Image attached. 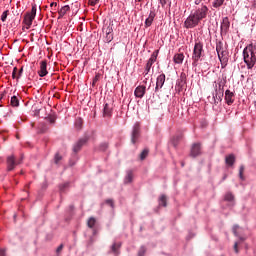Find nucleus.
I'll return each mask as SVG.
<instances>
[{
  "mask_svg": "<svg viewBox=\"0 0 256 256\" xmlns=\"http://www.w3.org/2000/svg\"><path fill=\"white\" fill-rule=\"evenodd\" d=\"M62 159H63V157L61 155L56 154L55 157H54V163L56 165H60Z\"/></svg>",
  "mask_w": 256,
  "mask_h": 256,
  "instance_id": "obj_37",
  "label": "nucleus"
},
{
  "mask_svg": "<svg viewBox=\"0 0 256 256\" xmlns=\"http://www.w3.org/2000/svg\"><path fill=\"white\" fill-rule=\"evenodd\" d=\"M216 51L217 53L225 51V48H223V42L219 41L216 43Z\"/></svg>",
  "mask_w": 256,
  "mask_h": 256,
  "instance_id": "obj_34",
  "label": "nucleus"
},
{
  "mask_svg": "<svg viewBox=\"0 0 256 256\" xmlns=\"http://www.w3.org/2000/svg\"><path fill=\"white\" fill-rule=\"evenodd\" d=\"M203 57H205L203 44L201 42H196L192 53L193 67H197V65H199V61H202Z\"/></svg>",
  "mask_w": 256,
  "mask_h": 256,
  "instance_id": "obj_3",
  "label": "nucleus"
},
{
  "mask_svg": "<svg viewBox=\"0 0 256 256\" xmlns=\"http://www.w3.org/2000/svg\"><path fill=\"white\" fill-rule=\"evenodd\" d=\"M12 78L17 79V67H14V69H13Z\"/></svg>",
  "mask_w": 256,
  "mask_h": 256,
  "instance_id": "obj_49",
  "label": "nucleus"
},
{
  "mask_svg": "<svg viewBox=\"0 0 256 256\" xmlns=\"http://www.w3.org/2000/svg\"><path fill=\"white\" fill-rule=\"evenodd\" d=\"M235 196L231 192H227L224 196V200L228 201V203H233Z\"/></svg>",
  "mask_w": 256,
  "mask_h": 256,
  "instance_id": "obj_29",
  "label": "nucleus"
},
{
  "mask_svg": "<svg viewBox=\"0 0 256 256\" xmlns=\"http://www.w3.org/2000/svg\"><path fill=\"white\" fill-rule=\"evenodd\" d=\"M243 61L247 69H253L256 65V42L249 44L243 50Z\"/></svg>",
  "mask_w": 256,
  "mask_h": 256,
  "instance_id": "obj_2",
  "label": "nucleus"
},
{
  "mask_svg": "<svg viewBox=\"0 0 256 256\" xmlns=\"http://www.w3.org/2000/svg\"><path fill=\"white\" fill-rule=\"evenodd\" d=\"M201 154V143H194L191 148V157H199Z\"/></svg>",
  "mask_w": 256,
  "mask_h": 256,
  "instance_id": "obj_14",
  "label": "nucleus"
},
{
  "mask_svg": "<svg viewBox=\"0 0 256 256\" xmlns=\"http://www.w3.org/2000/svg\"><path fill=\"white\" fill-rule=\"evenodd\" d=\"M67 189H69V182L60 184V186H59L60 193H65V191H67Z\"/></svg>",
  "mask_w": 256,
  "mask_h": 256,
  "instance_id": "obj_32",
  "label": "nucleus"
},
{
  "mask_svg": "<svg viewBox=\"0 0 256 256\" xmlns=\"http://www.w3.org/2000/svg\"><path fill=\"white\" fill-rule=\"evenodd\" d=\"M56 120H57V117H55V116H50V117L48 118L49 123H51L52 125L55 124V121H56Z\"/></svg>",
  "mask_w": 256,
  "mask_h": 256,
  "instance_id": "obj_45",
  "label": "nucleus"
},
{
  "mask_svg": "<svg viewBox=\"0 0 256 256\" xmlns=\"http://www.w3.org/2000/svg\"><path fill=\"white\" fill-rule=\"evenodd\" d=\"M225 163L227 165V167H233L234 163H235V155L233 154H229L225 157Z\"/></svg>",
  "mask_w": 256,
  "mask_h": 256,
  "instance_id": "obj_20",
  "label": "nucleus"
},
{
  "mask_svg": "<svg viewBox=\"0 0 256 256\" xmlns=\"http://www.w3.org/2000/svg\"><path fill=\"white\" fill-rule=\"evenodd\" d=\"M159 205L161 207H167V196L161 195L159 198Z\"/></svg>",
  "mask_w": 256,
  "mask_h": 256,
  "instance_id": "obj_30",
  "label": "nucleus"
},
{
  "mask_svg": "<svg viewBox=\"0 0 256 256\" xmlns=\"http://www.w3.org/2000/svg\"><path fill=\"white\" fill-rule=\"evenodd\" d=\"M106 205H110V207H115V203L113 202V199H108L105 201Z\"/></svg>",
  "mask_w": 256,
  "mask_h": 256,
  "instance_id": "obj_43",
  "label": "nucleus"
},
{
  "mask_svg": "<svg viewBox=\"0 0 256 256\" xmlns=\"http://www.w3.org/2000/svg\"><path fill=\"white\" fill-rule=\"evenodd\" d=\"M103 31L105 32V35L113 34V24L110 23L109 25H104Z\"/></svg>",
  "mask_w": 256,
  "mask_h": 256,
  "instance_id": "obj_25",
  "label": "nucleus"
},
{
  "mask_svg": "<svg viewBox=\"0 0 256 256\" xmlns=\"http://www.w3.org/2000/svg\"><path fill=\"white\" fill-rule=\"evenodd\" d=\"M254 107H255V109H256V101H254Z\"/></svg>",
  "mask_w": 256,
  "mask_h": 256,
  "instance_id": "obj_57",
  "label": "nucleus"
},
{
  "mask_svg": "<svg viewBox=\"0 0 256 256\" xmlns=\"http://www.w3.org/2000/svg\"><path fill=\"white\" fill-rule=\"evenodd\" d=\"M10 105H12V107H19V98H17V96H12Z\"/></svg>",
  "mask_w": 256,
  "mask_h": 256,
  "instance_id": "obj_31",
  "label": "nucleus"
},
{
  "mask_svg": "<svg viewBox=\"0 0 256 256\" xmlns=\"http://www.w3.org/2000/svg\"><path fill=\"white\" fill-rule=\"evenodd\" d=\"M139 3H141V1H143V0H137Z\"/></svg>",
  "mask_w": 256,
  "mask_h": 256,
  "instance_id": "obj_58",
  "label": "nucleus"
},
{
  "mask_svg": "<svg viewBox=\"0 0 256 256\" xmlns=\"http://www.w3.org/2000/svg\"><path fill=\"white\" fill-rule=\"evenodd\" d=\"M185 60V55L183 53L175 54L173 57V61L176 65H182Z\"/></svg>",
  "mask_w": 256,
  "mask_h": 256,
  "instance_id": "obj_19",
  "label": "nucleus"
},
{
  "mask_svg": "<svg viewBox=\"0 0 256 256\" xmlns=\"http://www.w3.org/2000/svg\"><path fill=\"white\" fill-rule=\"evenodd\" d=\"M179 141V136H176L172 139V145L173 147H177V142Z\"/></svg>",
  "mask_w": 256,
  "mask_h": 256,
  "instance_id": "obj_44",
  "label": "nucleus"
},
{
  "mask_svg": "<svg viewBox=\"0 0 256 256\" xmlns=\"http://www.w3.org/2000/svg\"><path fill=\"white\" fill-rule=\"evenodd\" d=\"M223 3H225V0H214L212 3V7H214V9H220L221 7H223Z\"/></svg>",
  "mask_w": 256,
  "mask_h": 256,
  "instance_id": "obj_26",
  "label": "nucleus"
},
{
  "mask_svg": "<svg viewBox=\"0 0 256 256\" xmlns=\"http://www.w3.org/2000/svg\"><path fill=\"white\" fill-rule=\"evenodd\" d=\"M23 75V67L20 68L18 71L17 79H21V76Z\"/></svg>",
  "mask_w": 256,
  "mask_h": 256,
  "instance_id": "obj_50",
  "label": "nucleus"
},
{
  "mask_svg": "<svg viewBox=\"0 0 256 256\" xmlns=\"http://www.w3.org/2000/svg\"><path fill=\"white\" fill-rule=\"evenodd\" d=\"M207 15H209V7L207 5L194 6L190 15L184 21L185 29H195L201 21L207 19Z\"/></svg>",
  "mask_w": 256,
  "mask_h": 256,
  "instance_id": "obj_1",
  "label": "nucleus"
},
{
  "mask_svg": "<svg viewBox=\"0 0 256 256\" xmlns=\"http://www.w3.org/2000/svg\"><path fill=\"white\" fill-rule=\"evenodd\" d=\"M99 81V76L96 75L95 78L93 79V85H95Z\"/></svg>",
  "mask_w": 256,
  "mask_h": 256,
  "instance_id": "obj_52",
  "label": "nucleus"
},
{
  "mask_svg": "<svg viewBox=\"0 0 256 256\" xmlns=\"http://www.w3.org/2000/svg\"><path fill=\"white\" fill-rule=\"evenodd\" d=\"M155 61H157V56L153 54L146 63L145 70H144V77H147L149 75V73L151 72V67H153V63H155Z\"/></svg>",
  "mask_w": 256,
  "mask_h": 256,
  "instance_id": "obj_8",
  "label": "nucleus"
},
{
  "mask_svg": "<svg viewBox=\"0 0 256 256\" xmlns=\"http://www.w3.org/2000/svg\"><path fill=\"white\" fill-rule=\"evenodd\" d=\"M184 165H185V164H184V163H182V167H184Z\"/></svg>",
  "mask_w": 256,
  "mask_h": 256,
  "instance_id": "obj_60",
  "label": "nucleus"
},
{
  "mask_svg": "<svg viewBox=\"0 0 256 256\" xmlns=\"http://www.w3.org/2000/svg\"><path fill=\"white\" fill-rule=\"evenodd\" d=\"M162 7H165L168 3V7H171V0H159Z\"/></svg>",
  "mask_w": 256,
  "mask_h": 256,
  "instance_id": "obj_41",
  "label": "nucleus"
},
{
  "mask_svg": "<svg viewBox=\"0 0 256 256\" xmlns=\"http://www.w3.org/2000/svg\"><path fill=\"white\" fill-rule=\"evenodd\" d=\"M165 79L166 76L163 73L156 78L155 93H159V90L163 89V85H165Z\"/></svg>",
  "mask_w": 256,
  "mask_h": 256,
  "instance_id": "obj_10",
  "label": "nucleus"
},
{
  "mask_svg": "<svg viewBox=\"0 0 256 256\" xmlns=\"http://www.w3.org/2000/svg\"><path fill=\"white\" fill-rule=\"evenodd\" d=\"M244 171H245V166H240L239 177H240L241 181H245V176H243Z\"/></svg>",
  "mask_w": 256,
  "mask_h": 256,
  "instance_id": "obj_36",
  "label": "nucleus"
},
{
  "mask_svg": "<svg viewBox=\"0 0 256 256\" xmlns=\"http://www.w3.org/2000/svg\"><path fill=\"white\" fill-rule=\"evenodd\" d=\"M194 5H196V7H201V5H203V0H194Z\"/></svg>",
  "mask_w": 256,
  "mask_h": 256,
  "instance_id": "obj_46",
  "label": "nucleus"
},
{
  "mask_svg": "<svg viewBox=\"0 0 256 256\" xmlns=\"http://www.w3.org/2000/svg\"><path fill=\"white\" fill-rule=\"evenodd\" d=\"M146 252H147V248H145V246H141L138 251V256H145Z\"/></svg>",
  "mask_w": 256,
  "mask_h": 256,
  "instance_id": "obj_38",
  "label": "nucleus"
},
{
  "mask_svg": "<svg viewBox=\"0 0 256 256\" xmlns=\"http://www.w3.org/2000/svg\"><path fill=\"white\" fill-rule=\"evenodd\" d=\"M76 127L81 128V120L76 122Z\"/></svg>",
  "mask_w": 256,
  "mask_h": 256,
  "instance_id": "obj_54",
  "label": "nucleus"
},
{
  "mask_svg": "<svg viewBox=\"0 0 256 256\" xmlns=\"http://www.w3.org/2000/svg\"><path fill=\"white\" fill-rule=\"evenodd\" d=\"M49 72L47 71V61L40 62V70L38 71L39 77H46Z\"/></svg>",
  "mask_w": 256,
  "mask_h": 256,
  "instance_id": "obj_17",
  "label": "nucleus"
},
{
  "mask_svg": "<svg viewBox=\"0 0 256 256\" xmlns=\"http://www.w3.org/2000/svg\"><path fill=\"white\" fill-rule=\"evenodd\" d=\"M147 155H149V149H144L140 154L141 161H144V159H147Z\"/></svg>",
  "mask_w": 256,
  "mask_h": 256,
  "instance_id": "obj_35",
  "label": "nucleus"
},
{
  "mask_svg": "<svg viewBox=\"0 0 256 256\" xmlns=\"http://www.w3.org/2000/svg\"><path fill=\"white\" fill-rule=\"evenodd\" d=\"M217 55L222 67L227 66V61H229V59L227 58V51L222 50V52L217 53Z\"/></svg>",
  "mask_w": 256,
  "mask_h": 256,
  "instance_id": "obj_16",
  "label": "nucleus"
},
{
  "mask_svg": "<svg viewBox=\"0 0 256 256\" xmlns=\"http://www.w3.org/2000/svg\"><path fill=\"white\" fill-rule=\"evenodd\" d=\"M37 17V4H32V9L30 12H27L24 16V23L27 26V29L33 25V21Z\"/></svg>",
  "mask_w": 256,
  "mask_h": 256,
  "instance_id": "obj_4",
  "label": "nucleus"
},
{
  "mask_svg": "<svg viewBox=\"0 0 256 256\" xmlns=\"http://www.w3.org/2000/svg\"><path fill=\"white\" fill-rule=\"evenodd\" d=\"M103 115L104 117H111V115H113V108L107 103L104 105Z\"/></svg>",
  "mask_w": 256,
  "mask_h": 256,
  "instance_id": "obj_22",
  "label": "nucleus"
},
{
  "mask_svg": "<svg viewBox=\"0 0 256 256\" xmlns=\"http://www.w3.org/2000/svg\"><path fill=\"white\" fill-rule=\"evenodd\" d=\"M224 99L228 105H233L235 103V92H232L231 90H226Z\"/></svg>",
  "mask_w": 256,
  "mask_h": 256,
  "instance_id": "obj_12",
  "label": "nucleus"
},
{
  "mask_svg": "<svg viewBox=\"0 0 256 256\" xmlns=\"http://www.w3.org/2000/svg\"><path fill=\"white\" fill-rule=\"evenodd\" d=\"M108 147H109V144H107L106 142H103V143L100 144L99 149L101 151H107Z\"/></svg>",
  "mask_w": 256,
  "mask_h": 256,
  "instance_id": "obj_40",
  "label": "nucleus"
},
{
  "mask_svg": "<svg viewBox=\"0 0 256 256\" xmlns=\"http://www.w3.org/2000/svg\"><path fill=\"white\" fill-rule=\"evenodd\" d=\"M50 13H59V8L57 7V2H52L50 4Z\"/></svg>",
  "mask_w": 256,
  "mask_h": 256,
  "instance_id": "obj_28",
  "label": "nucleus"
},
{
  "mask_svg": "<svg viewBox=\"0 0 256 256\" xmlns=\"http://www.w3.org/2000/svg\"><path fill=\"white\" fill-rule=\"evenodd\" d=\"M105 41L106 43H111L113 41V34H106Z\"/></svg>",
  "mask_w": 256,
  "mask_h": 256,
  "instance_id": "obj_42",
  "label": "nucleus"
},
{
  "mask_svg": "<svg viewBox=\"0 0 256 256\" xmlns=\"http://www.w3.org/2000/svg\"><path fill=\"white\" fill-rule=\"evenodd\" d=\"M148 77L145 78V80H143V83L147 84V81H148Z\"/></svg>",
  "mask_w": 256,
  "mask_h": 256,
  "instance_id": "obj_55",
  "label": "nucleus"
},
{
  "mask_svg": "<svg viewBox=\"0 0 256 256\" xmlns=\"http://www.w3.org/2000/svg\"><path fill=\"white\" fill-rule=\"evenodd\" d=\"M156 16H157V14L155 13V11L151 10L148 18H146L145 23H144L146 28L151 27V25H153V21H155Z\"/></svg>",
  "mask_w": 256,
  "mask_h": 256,
  "instance_id": "obj_15",
  "label": "nucleus"
},
{
  "mask_svg": "<svg viewBox=\"0 0 256 256\" xmlns=\"http://www.w3.org/2000/svg\"><path fill=\"white\" fill-rule=\"evenodd\" d=\"M6 254H5V249H3V248H1L0 249V256H5Z\"/></svg>",
  "mask_w": 256,
  "mask_h": 256,
  "instance_id": "obj_53",
  "label": "nucleus"
},
{
  "mask_svg": "<svg viewBox=\"0 0 256 256\" xmlns=\"http://www.w3.org/2000/svg\"><path fill=\"white\" fill-rule=\"evenodd\" d=\"M141 135V126L139 125V122H136L132 129V135H131V142L133 145L137 143L139 137Z\"/></svg>",
  "mask_w": 256,
  "mask_h": 256,
  "instance_id": "obj_5",
  "label": "nucleus"
},
{
  "mask_svg": "<svg viewBox=\"0 0 256 256\" xmlns=\"http://www.w3.org/2000/svg\"><path fill=\"white\" fill-rule=\"evenodd\" d=\"M8 13H9V10H6V11H4V12L2 13V15H1V21H2L3 23H5V22L7 21V15H8Z\"/></svg>",
  "mask_w": 256,
  "mask_h": 256,
  "instance_id": "obj_39",
  "label": "nucleus"
},
{
  "mask_svg": "<svg viewBox=\"0 0 256 256\" xmlns=\"http://www.w3.org/2000/svg\"><path fill=\"white\" fill-rule=\"evenodd\" d=\"M93 233H94V235H95L96 231H95V230H93Z\"/></svg>",
  "mask_w": 256,
  "mask_h": 256,
  "instance_id": "obj_59",
  "label": "nucleus"
},
{
  "mask_svg": "<svg viewBox=\"0 0 256 256\" xmlns=\"http://www.w3.org/2000/svg\"><path fill=\"white\" fill-rule=\"evenodd\" d=\"M230 27H231V22L229 21V17H224L222 19V23H221V27H220L222 33L227 34Z\"/></svg>",
  "mask_w": 256,
  "mask_h": 256,
  "instance_id": "obj_13",
  "label": "nucleus"
},
{
  "mask_svg": "<svg viewBox=\"0 0 256 256\" xmlns=\"http://www.w3.org/2000/svg\"><path fill=\"white\" fill-rule=\"evenodd\" d=\"M215 105H218L223 101V92L217 91L215 95H213Z\"/></svg>",
  "mask_w": 256,
  "mask_h": 256,
  "instance_id": "obj_23",
  "label": "nucleus"
},
{
  "mask_svg": "<svg viewBox=\"0 0 256 256\" xmlns=\"http://www.w3.org/2000/svg\"><path fill=\"white\" fill-rule=\"evenodd\" d=\"M239 243H241V241H239V242H235L234 243V251H235V253H239Z\"/></svg>",
  "mask_w": 256,
  "mask_h": 256,
  "instance_id": "obj_47",
  "label": "nucleus"
},
{
  "mask_svg": "<svg viewBox=\"0 0 256 256\" xmlns=\"http://www.w3.org/2000/svg\"><path fill=\"white\" fill-rule=\"evenodd\" d=\"M226 84H227V79H225V78L224 79L219 78L217 81H215L213 83L215 93H217V91L223 92Z\"/></svg>",
  "mask_w": 256,
  "mask_h": 256,
  "instance_id": "obj_7",
  "label": "nucleus"
},
{
  "mask_svg": "<svg viewBox=\"0 0 256 256\" xmlns=\"http://www.w3.org/2000/svg\"><path fill=\"white\" fill-rule=\"evenodd\" d=\"M119 249H121V242L114 243L111 247L112 253H114L116 256L119 255Z\"/></svg>",
  "mask_w": 256,
  "mask_h": 256,
  "instance_id": "obj_24",
  "label": "nucleus"
},
{
  "mask_svg": "<svg viewBox=\"0 0 256 256\" xmlns=\"http://www.w3.org/2000/svg\"><path fill=\"white\" fill-rule=\"evenodd\" d=\"M69 11H71V7H69V5L62 6L60 9H58V19L65 17Z\"/></svg>",
  "mask_w": 256,
  "mask_h": 256,
  "instance_id": "obj_18",
  "label": "nucleus"
},
{
  "mask_svg": "<svg viewBox=\"0 0 256 256\" xmlns=\"http://www.w3.org/2000/svg\"><path fill=\"white\" fill-rule=\"evenodd\" d=\"M61 251H63V244L58 246V248L56 249V253H61Z\"/></svg>",
  "mask_w": 256,
  "mask_h": 256,
  "instance_id": "obj_51",
  "label": "nucleus"
},
{
  "mask_svg": "<svg viewBox=\"0 0 256 256\" xmlns=\"http://www.w3.org/2000/svg\"><path fill=\"white\" fill-rule=\"evenodd\" d=\"M131 181H133V171L128 170L127 175L124 179V183H131Z\"/></svg>",
  "mask_w": 256,
  "mask_h": 256,
  "instance_id": "obj_27",
  "label": "nucleus"
},
{
  "mask_svg": "<svg viewBox=\"0 0 256 256\" xmlns=\"http://www.w3.org/2000/svg\"><path fill=\"white\" fill-rule=\"evenodd\" d=\"M87 141H89L88 137L79 139L73 146V153H75V154L79 153V151H81L83 145H85V143H87Z\"/></svg>",
  "mask_w": 256,
  "mask_h": 256,
  "instance_id": "obj_9",
  "label": "nucleus"
},
{
  "mask_svg": "<svg viewBox=\"0 0 256 256\" xmlns=\"http://www.w3.org/2000/svg\"><path fill=\"white\" fill-rule=\"evenodd\" d=\"M89 1V4L92 6V7H95V5H97V3H99V0H88Z\"/></svg>",
  "mask_w": 256,
  "mask_h": 256,
  "instance_id": "obj_48",
  "label": "nucleus"
},
{
  "mask_svg": "<svg viewBox=\"0 0 256 256\" xmlns=\"http://www.w3.org/2000/svg\"><path fill=\"white\" fill-rule=\"evenodd\" d=\"M21 161H23V156L18 161H15V156L13 155L8 156L7 157L8 171H13V169H15V165H20Z\"/></svg>",
  "mask_w": 256,
  "mask_h": 256,
  "instance_id": "obj_6",
  "label": "nucleus"
},
{
  "mask_svg": "<svg viewBox=\"0 0 256 256\" xmlns=\"http://www.w3.org/2000/svg\"><path fill=\"white\" fill-rule=\"evenodd\" d=\"M147 91V87L143 85H139L135 88L134 95L137 99H143L145 97V93Z\"/></svg>",
  "mask_w": 256,
  "mask_h": 256,
  "instance_id": "obj_11",
  "label": "nucleus"
},
{
  "mask_svg": "<svg viewBox=\"0 0 256 256\" xmlns=\"http://www.w3.org/2000/svg\"><path fill=\"white\" fill-rule=\"evenodd\" d=\"M97 223V220L94 217H90L87 225L90 229H93V227H95V224Z\"/></svg>",
  "mask_w": 256,
  "mask_h": 256,
  "instance_id": "obj_33",
  "label": "nucleus"
},
{
  "mask_svg": "<svg viewBox=\"0 0 256 256\" xmlns=\"http://www.w3.org/2000/svg\"><path fill=\"white\" fill-rule=\"evenodd\" d=\"M2 99H3V96H2V95H0V101H2Z\"/></svg>",
  "mask_w": 256,
  "mask_h": 256,
  "instance_id": "obj_56",
  "label": "nucleus"
},
{
  "mask_svg": "<svg viewBox=\"0 0 256 256\" xmlns=\"http://www.w3.org/2000/svg\"><path fill=\"white\" fill-rule=\"evenodd\" d=\"M232 231L235 237H238L240 241H245L246 238L244 236H241V234H239V231H241V228L239 227V225H234L232 228Z\"/></svg>",
  "mask_w": 256,
  "mask_h": 256,
  "instance_id": "obj_21",
  "label": "nucleus"
}]
</instances>
